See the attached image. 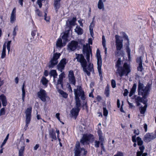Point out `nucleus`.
<instances>
[{"label": "nucleus", "instance_id": "obj_1", "mask_svg": "<svg viewBox=\"0 0 156 156\" xmlns=\"http://www.w3.org/2000/svg\"><path fill=\"white\" fill-rule=\"evenodd\" d=\"M88 42L89 44V47L87 46L83 47V53L86 54V59L89 63L87 67V61L83 55L76 54V58L77 59V61L80 63L84 72L87 74L88 76H90V72H94L93 65L92 63L89 62L90 54H91V51L89 45L92 44V39L89 38Z\"/></svg>", "mask_w": 156, "mask_h": 156}, {"label": "nucleus", "instance_id": "obj_2", "mask_svg": "<svg viewBox=\"0 0 156 156\" xmlns=\"http://www.w3.org/2000/svg\"><path fill=\"white\" fill-rule=\"evenodd\" d=\"M122 62L120 58H119L116 62L115 68H117L116 73L122 77L124 75L127 76L130 72L129 66L125 62L123 67L122 66Z\"/></svg>", "mask_w": 156, "mask_h": 156}, {"label": "nucleus", "instance_id": "obj_3", "mask_svg": "<svg viewBox=\"0 0 156 156\" xmlns=\"http://www.w3.org/2000/svg\"><path fill=\"white\" fill-rule=\"evenodd\" d=\"M150 87V85L149 84H147L145 87L144 84L139 81L138 82L137 89L138 94L141 95L144 98H146L149 94Z\"/></svg>", "mask_w": 156, "mask_h": 156}, {"label": "nucleus", "instance_id": "obj_4", "mask_svg": "<svg viewBox=\"0 0 156 156\" xmlns=\"http://www.w3.org/2000/svg\"><path fill=\"white\" fill-rule=\"evenodd\" d=\"M74 151V156H80L81 153L82 151H83V155H86L87 153V151L84 148L80 147V144L79 142H76Z\"/></svg>", "mask_w": 156, "mask_h": 156}, {"label": "nucleus", "instance_id": "obj_5", "mask_svg": "<svg viewBox=\"0 0 156 156\" xmlns=\"http://www.w3.org/2000/svg\"><path fill=\"white\" fill-rule=\"evenodd\" d=\"M26 114V123L24 129L26 130L31 119L32 108L29 107L27 108L25 111Z\"/></svg>", "mask_w": 156, "mask_h": 156}, {"label": "nucleus", "instance_id": "obj_6", "mask_svg": "<svg viewBox=\"0 0 156 156\" xmlns=\"http://www.w3.org/2000/svg\"><path fill=\"white\" fill-rule=\"evenodd\" d=\"M37 95L38 98L44 102H46L50 99L46 91L43 89H41L40 90L37 92Z\"/></svg>", "mask_w": 156, "mask_h": 156}, {"label": "nucleus", "instance_id": "obj_7", "mask_svg": "<svg viewBox=\"0 0 156 156\" xmlns=\"http://www.w3.org/2000/svg\"><path fill=\"white\" fill-rule=\"evenodd\" d=\"M96 57L97 59L98 69L100 76H102L101 67L102 66V58L100 52L98 49L96 51Z\"/></svg>", "mask_w": 156, "mask_h": 156}, {"label": "nucleus", "instance_id": "obj_8", "mask_svg": "<svg viewBox=\"0 0 156 156\" xmlns=\"http://www.w3.org/2000/svg\"><path fill=\"white\" fill-rule=\"evenodd\" d=\"M115 46L117 51H120L123 47V40L122 37L118 35H115Z\"/></svg>", "mask_w": 156, "mask_h": 156}, {"label": "nucleus", "instance_id": "obj_9", "mask_svg": "<svg viewBox=\"0 0 156 156\" xmlns=\"http://www.w3.org/2000/svg\"><path fill=\"white\" fill-rule=\"evenodd\" d=\"M61 54L60 53H56L53 54L52 58L50 61V64L49 65V68H53L58 63V59L60 57Z\"/></svg>", "mask_w": 156, "mask_h": 156}, {"label": "nucleus", "instance_id": "obj_10", "mask_svg": "<svg viewBox=\"0 0 156 156\" xmlns=\"http://www.w3.org/2000/svg\"><path fill=\"white\" fill-rule=\"evenodd\" d=\"M92 138H93V135L91 134H84L80 140V142L83 145L88 144H89L90 140Z\"/></svg>", "mask_w": 156, "mask_h": 156}, {"label": "nucleus", "instance_id": "obj_11", "mask_svg": "<svg viewBox=\"0 0 156 156\" xmlns=\"http://www.w3.org/2000/svg\"><path fill=\"white\" fill-rule=\"evenodd\" d=\"M74 91L75 97L76 96H78V98L80 97L81 99L82 100H84L85 99L84 92L80 86H77L76 89H74Z\"/></svg>", "mask_w": 156, "mask_h": 156}, {"label": "nucleus", "instance_id": "obj_12", "mask_svg": "<svg viewBox=\"0 0 156 156\" xmlns=\"http://www.w3.org/2000/svg\"><path fill=\"white\" fill-rule=\"evenodd\" d=\"M156 138L155 133H147L144 136V140L146 142H149Z\"/></svg>", "mask_w": 156, "mask_h": 156}, {"label": "nucleus", "instance_id": "obj_13", "mask_svg": "<svg viewBox=\"0 0 156 156\" xmlns=\"http://www.w3.org/2000/svg\"><path fill=\"white\" fill-rule=\"evenodd\" d=\"M68 78L69 83L75 86L76 83V80L74 72L73 70H70L69 71Z\"/></svg>", "mask_w": 156, "mask_h": 156}, {"label": "nucleus", "instance_id": "obj_14", "mask_svg": "<svg viewBox=\"0 0 156 156\" xmlns=\"http://www.w3.org/2000/svg\"><path fill=\"white\" fill-rule=\"evenodd\" d=\"M65 73L63 72L59 75V78L56 84V88H63V78L65 77Z\"/></svg>", "mask_w": 156, "mask_h": 156}, {"label": "nucleus", "instance_id": "obj_15", "mask_svg": "<svg viewBox=\"0 0 156 156\" xmlns=\"http://www.w3.org/2000/svg\"><path fill=\"white\" fill-rule=\"evenodd\" d=\"M66 63L67 62L66 58H64L62 59L57 66L58 70L61 72H62V70L64 69Z\"/></svg>", "mask_w": 156, "mask_h": 156}, {"label": "nucleus", "instance_id": "obj_16", "mask_svg": "<svg viewBox=\"0 0 156 156\" xmlns=\"http://www.w3.org/2000/svg\"><path fill=\"white\" fill-rule=\"evenodd\" d=\"M16 9L14 8L13 9L11 14L10 17V22L12 23H13L15 22L16 18Z\"/></svg>", "mask_w": 156, "mask_h": 156}, {"label": "nucleus", "instance_id": "obj_17", "mask_svg": "<svg viewBox=\"0 0 156 156\" xmlns=\"http://www.w3.org/2000/svg\"><path fill=\"white\" fill-rule=\"evenodd\" d=\"M78 43L77 41H72L68 45V48L71 51L75 50L77 46Z\"/></svg>", "mask_w": 156, "mask_h": 156}, {"label": "nucleus", "instance_id": "obj_18", "mask_svg": "<svg viewBox=\"0 0 156 156\" xmlns=\"http://www.w3.org/2000/svg\"><path fill=\"white\" fill-rule=\"evenodd\" d=\"M143 97L141 98L140 96H134V98L135 99V101L137 106H139L140 105V103L142 102L144 104H145L146 102L143 100Z\"/></svg>", "mask_w": 156, "mask_h": 156}, {"label": "nucleus", "instance_id": "obj_19", "mask_svg": "<svg viewBox=\"0 0 156 156\" xmlns=\"http://www.w3.org/2000/svg\"><path fill=\"white\" fill-rule=\"evenodd\" d=\"M61 0H54V5L55 9L57 12L61 6L60 1Z\"/></svg>", "mask_w": 156, "mask_h": 156}, {"label": "nucleus", "instance_id": "obj_20", "mask_svg": "<svg viewBox=\"0 0 156 156\" xmlns=\"http://www.w3.org/2000/svg\"><path fill=\"white\" fill-rule=\"evenodd\" d=\"M106 0H99L97 5L98 8L100 10H104L105 9L104 2H105Z\"/></svg>", "mask_w": 156, "mask_h": 156}, {"label": "nucleus", "instance_id": "obj_21", "mask_svg": "<svg viewBox=\"0 0 156 156\" xmlns=\"http://www.w3.org/2000/svg\"><path fill=\"white\" fill-rule=\"evenodd\" d=\"M80 110V109L79 108H75L72 109L70 111V112L73 116H75L76 117L78 115Z\"/></svg>", "mask_w": 156, "mask_h": 156}, {"label": "nucleus", "instance_id": "obj_22", "mask_svg": "<svg viewBox=\"0 0 156 156\" xmlns=\"http://www.w3.org/2000/svg\"><path fill=\"white\" fill-rule=\"evenodd\" d=\"M0 99L1 100L2 105L5 106L7 105V101L6 97L3 94L0 95Z\"/></svg>", "mask_w": 156, "mask_h": 156}, {"label": "nucleus", "instance_id": "obj_23", "mask_svg": "<svg viewBox=\"0 0 156 156\" xmlns=\"http://www.w3.org/2000/svg\"><path fill=\"white\" fill-rule=\"evenodd\" d=\"M136 83H134L129 92V97H131L135 93L136 91Z\"/></svg>", "mask_w": 156, "mask_h": 156}, {"label": "nucleus", "instance_id": "obj_24", "mask_svg": "<svg viewBox=\"0 0 156 156\" xmlns=\"http://www.w3.org/2000/svg\"><path fill=\"white\" fill-rule=\"evenodd\" d=\"M49 135L50 137L53 139L56 140L57 138L55 135V132L53 129L49 131Z\"/></svg>", "mask_w": 156, "mask_h": 156}, {"label": "nucleus", "instance_id": "obj_25", "mask_svg": "<svg viewBox=\"0 0 156 156\" xmlns=\"http://www.w3.org/2000/svg\"><path fill=\"white\" fill-rule=\"evenodd\" d=\"M61 88H57L58 92L64 98H66L68 97V94L62 90L60 89Z\"/></svg>", "mask_w": 156, "mask_h": 156}, {"label": "nucleus", "instance_id": "obj_26", "mask_svg": "<svg viewBox=\"0 0 156 156\" xmlns=\"http://www.w3.org/2000/svg\"><path fill=\"white\" fill-rule=\"evenodd\" d=\"M24 143H23V146H22L19 150L18 156H24Z\"/></svg>", "mask_w": 156, "mask_h": 156}, {"label": "nucleus", "instance_id": "obj_27", "mask_svg": "<svg viewBox=\"0 0 156 156\" xmlns=\"http://www.w3.org/2000/svg\"><path fill=\"white\" fill-rule=\"evenodd\" d=\"M75 31L78 35H81L83 33V30L79 26H77L75 29Z\"/></svg>", "mask_w": 156, "mask_h": 156}, {"label": "nucleus", "instance_id": "obj_28", "mask_svg": "<svg viewBox=\"0 0 156 156\" xmlns=\"http://www.w3.org/2000/svg\"><path fill=\"white\" fill-rule=\"evenodd\" d=\"M122 34L123 37L125 39H126L127 41V42H126V47H129V40L128 38V36L124 32H122Z\"/></svg>", "mask_w": 156, "mask_h": 156}, {"label": "nucleus", "instance_id": "obj_29", "mask_svg": "<svg viewBox=\"0 0 156 156\" xmlns=\"http://www.w3.org/2000/svg\"><path fill=\"white\" fill-rule=\"evenodd\" d=\"M75 99L76 101V108H79L81 106V103L80 101V100L79 98H78V96H76Z\"/></svg>", "mask_w": 156, "mask_h": 156}, {"label": "nucleus", "instance_id": "obj_30", "mask_svg": "<svg viewBox=\"0 0 156 156\" xmlns=\"http://www.w3.org/2000/svg\"><path fill=\"white\" fill-rule=\"evenodd\" d=\"M102 44L105 49V54H107V48L106 47V41L105 36L103 35L102 37Z\"/></svg>", "mask_w": 156, "mask_h": 156}, {"label": "nucleus", "instance_id": "obj_31", "mask_svg": "<svg viewBox=\"0 0 156 156\" xmlns=\"http://www.w3.org/2000/svg\"><path fill=\"white\" fill-rule=\"evenodd\" d=\"M144 104L145 105L144 107H140L139 108L140 113L142 114H144L145 113L147 107V105L146 104V103Z\"/></svg>", "mask_w": 156, "mask_h": 156}, {"label": "nucleus", "instance_id": "obj_32", "mask_svg": "<svg viewBox=\"0 0 156 156\" xmlns=\"http://www.w3.org/2000/svg\"><path fill=\"white\" fill-rule=\"evenodd\" d=\"M99 136V140H101V141H105V138L102 136L103 133L100 129H98L97 131Z\"/></svg>", "mask_w": 156, "mask_h": 156}, {"label": "nucleus", "instance_id": "obj_33", "mask_svg": "<svg viewBox=\"0 0 156 156\" xmlns=\"http://www.w3.org/2000/svg\"><path fill=\"white\" fill-rule=\"evenodd\" d=\"M6 55V47L5 44L3 45L2 47V53L1 58H4L5 57Z\"/></svg>", "mask_w": 156, "mask_h": 156}, {"label": "nucleus", "instance_id": "obj_34", "mask_svg": "<svg viewBox=\"0 0 156 156\" xmlns=\"http://www.w3.org/2000/svg\"><path fill=\"white\" fill-rule=\"evenodd\" d=\"M68 34V32L67 33L65 32L62 36V38L63 40V42H66L67 41L68 37L69 35Z\"/></svg>", "mask_w": 156, "mask_h": 156}, {"label": "nucleus", "instance_id": "obj_35", "mask_svg": "<svg viewBox=\"0 0 156 156\" xmlns=\"http://www.w3.org/2000/svg\"><path fill=\"white\" fill-rule=\"evenodd\" d=\"M41 82L46 87L47 86L48 80L45 77H43L41 80Z\"/></svg>", "mask_w": 156, "mask_h": 156}, {"label": "nucleus", "instance_id": "obj_36", "mask_svg": "<svg viewBox=\"0 0 156 156\" xmlns=\"http://www.w3.org/2000/svg\"><path fill=\"white\" fill-rule=\"evenodd\" d=\"M101 140H95L94 141V146L96 148H98L100 146V145H101Z\"/></svg>", "mask_w": 156, "mask_h": 156}, {"label": "nucleus", "instance_id": "obj_37", "mask_svg": "<svg viewBox=\"0 0 156 156\" xmlns=\"http://www.w3.org/2000/svg\"><path fill=\"white\" fill-rule=\"evenodd\" d=\"M56 45L57 47H61L62 46V41L61 38L58 39L56 43Z\"/></svg>", "mask_w": 156, "mask_h": 156}, {"label": "nucleus", "instance_id": "obj_38", "mask_svg": "<svg viewBox=\"0 0 156 156\" xmlns=\"http://www.w3.org/2000/svg\"><path fill=\"white\" fill-rule=\"evenodd\" d=\"M136 140L137 142V145L138 146H141L143 144V141L141 138L138 136L136 138Z\"/></svg>", "mask_w": 156, "mask_h": 156}, {"label": "nucleus", "instance_id": "obj_39", "mask_svg": "<svg viewBox=\"0 0 156 156\" xmlns=\"http://www.w3.org/2000/svg\"><path fill=\"white\" fill-rule=\"evenodd\" d=\"M49 75L51 76L58 75L56 71L55 70H51L49 73Z\"/></svg>", "mask_w": 156, "mask_h": 156}, {"label": "nucleus", "instance_id": "obj_40", "mask_svg": "<svg viewBox=\"0 0 156 156\" xmlns=\"http://www.w3.org/2000/svg\"><path fill=\"white\" fill-rule=\"evenodd\" d=\"M105 94L107 97H108L109 95V89L108 87L107 86L105 89Z\"/></svg>", "mask_w": 156, "mask_h": 156}, {"label": "nucleus", "instance_id": "obj_41", "mask_svg": "<svg viewBox=\"0 0 156 156\" xmlns=\"http://www.w3.org/2000/svg\"><path fill=\"white\" fill-rule=\"evenodd\" d=\"M36 14L39 17L43 16L42 13L39 9H37L35 11Z\"/></svg>", "mask_w": 156, "mask_h": 156}, {"label": "nucleus", "instance_id": "obj_42", "mask_svg": "<svg viewBox=\"0 0 156 156\" xmlns=\"http://www.w3.org/2000/svg\"><path fill=\"white\" fill-rule=\"evenodd\" d=\"M76 21V18L73 17L72 20L69 22L70 25L74 26L75 25V22Z\"/></svg>", "mask_w": 156, "mask_h": 156}, {"label": "nucleus", "instance_id": "obj_43", "mask_svg": "<svg viewBox=\"0 0 156 156\" xmlns=\"http://www.w3.org/2000/svg\"><path fill=\"white\" fill-rule=\"evenodd\" d=\"M9 136V134H8L7 135L5 138V139L4 140L3 142L2 143V145H1V148H2L3 146L5 144V143H6L7 140L8 139Z\"/></svg>", "mask_w": 156, "mask_h": 156}, {"label": "nucleus", "instance_id": "obj_44", "mask_svg": "<svg viewBox=\"0 0 156 156\" xmlns=\"http://www.w3.org/2000/svg\"><path fill=\"white\" fill-rule=\"evenodd\" d=\"M11 42V41H9L7 44L6 47H7V48L8 50V54L9 53V51H10V45Z\"/></svg>", "mask_w": 156, "mask_h": 156}, {"label": "nucleus", "instance_id": "obj_45", "mask_svg": "<svg viewBox=\"0 0 156 156\" xmlns=\"http://www.w3.org/2000/svg\"><path fill=\"white\" fill-rule=\"evenodd\" d=\"M103 115L105 116H107L108 114V111L106 109V107H103Z\"/></svg>", "mask_w": 156, "mask_h": 156}, {"label": "nucleus", "instance_id": "obj_46", "mask_svg": "<svg viewBox=\"0 0 156 156\" xmlns=\"http://www.w3.org/2000/svg\"><path fill=\"white\" fill-rule=\"evenodd\" d=\"M101 145H100L101 148V150L103 151L104 152L105 151V149L104 146V143H105V141H101Z\"/></svg>", "mask_w": 156, "mask_h": 156}, {"label": "nucleus", "instance_id": "obj_47", "mask_svg": "<svg viewBox=\"0 0 156 156\" xmlns=\"http://www.w3.org/2000/svg\"><path fill=\"white\" fill-rule=\"evenodd\" d=\"M22 100L23 101H24L25 97V89H22Z\"/></svg>", "mask_w": 156, "mask_h": 156}, {"label": "nucleus", "instance_id": "obj_48", "mask_svg": "<svg viewBox=\"0 0 156 156\" xmlns=\"http://www.w3.org/2000/svg\"><path fill=\"white\" fill-rule=\"evenodd\" d=\"M18 30V27L17 26H15L13 29V35L14 36V37L15 36L16 34V31H17Z\"/></svg>", "mask_w": 156, "mask_h": 156}, {"label": "nucleus", "instance_id": "obj_49", "mask_svg": "<svg viewBox=\"0 0 156 156\" xmlns=\"http://www.w3.org/2000/svg\"><path fill=\"white\" fill-rule=\"evenodd\" d=\"M139 64H142V58L141 57H139L137 59L136 61Z\"/></svg>", "mask_w": 156, "mask_h": 156}, {"label": "nucleus", "instance_id": "obj_50", "mask_svg": "<svg viewBox=\"0 0 156 156\" xmlns=\"http://www.w3.org/2000/svg\"><path fill=\"white\" fill-rule=\"evenodd\" d=\"M111 85L112 87L114 88L116 87V82L115 80H111Z\"/></svg>", "mask_w": 156, "mask_h": 156}, {"label": "nucleus", "instance_id": "obj_51", "mask_svg": "<svg viewBox=\"0 0 156 156\" xmlns=\"http://www.w3.org/2000/svg\"><path fill=\"white\" fill-rule=\"evenodd\" d=\"M143 69L142 64H139L137 68V69L138 71L141 72Z\"/></svg>", "mask_w": 156, "mask_h": 156}, {"label": "nucleus", "instance_id": "obj_52", "mask_svg": "<svg viewBox=\"0 0 156 156\" xmlns=\"http://www.w3.org/2000/svg\"><path fill=\"white\" fill-rule=\"evenodd\" d=\"M95 18V17H94L93 19L92 22L90 23L89 26V29H93V28L94 26V24L93 23V20Z\"/></svg>", "mask_w": 156, "mask_h": 156}, {"label": "nucleus", "instance_id": "obj_53", "mask_svg": "<svg viewBox=\"0 0 156 156\" xmlns=\"http://www.w3.org/2000/svg\"><path fill=\"white\" fill-rule=\"evenodd\" d=\"M44 19L46 21L48 22L49 21L50 17H47V14L45 12Z\"/></svg>", "mask_w": 156, "mask_h": 156}, {"label": "nucleus", "instance_id": "obj_54", "mask_svg": "<svg viewBox=\"0 0 156 156\" xmlns=\"http://www.w3.org/2000/svg\"><path fill=\"white\" fill-rule=\"evenodd\" d=\"M114 156H123V153L120 151H118L117 154Z\"/></svg>", "mask_w": 156, "mask_h": 156}, {"label": "nucleus", "instance_id": "obj_55", "mask_svg": "<svg viewBox=\"0 0 156 156\" xmlns=\"http://www.w3.org/2000/svg\"><path fill=\"white\" fill-rule=\"evenodd\" d=\"M5 110L4 108H2L0 111V115H3L5 114Z\"/></svg>", "mask_w": 156, "mask_h": 156}, {"label": "nucleus", "instance_id": "obj_56", "mask_svg": "<svg viewBox=\"0 0 156 156\" xmlns=\"http://www.w3.org/2000/svg\"><path fill=\"white\" fill-rule=\"evenodd\" d=\"M59 115L60 114L59 113H57L55 115L57 119L60 121V122H62V121H61Z\"/></svg>", "mask_w": 156, "mask_h": 156}, {"label": "nucleus", "instance_id": "obj_57", "mask_svg": "<svg viewBox=\"0 0 156 156\" xmlns=\"http://www.w3.org/2000/svg\"><path fill=\"white\" fill-rule=\"evenodd\" d=\"M128 93L129 92L128 90L127 89H125L124 90V93H123V95L124 96H126L128 95Z\"/></svg>", "mask_w": 156, "mask_h": 156}, {"label": "nucleus", "instance_id": "obj_58", "mask_svg": "<svg viewBox=\"0 0 156 156\" xmlns=\"http://www.w3.org/2000/svg\"><path fill=\"white\" fill-rule=\"evenodd\" d=\"M132 141L133 142L136 143V135H134L132 136Z\"/></svg>", "mask_w": 156, "mask_h": 156}, {"label": "nucleus", "instance_id": "obj_59", "mask_svg": "<svg viewBox=\"0 0 156 156\" xmlns=\"http://www.w3.org/2000/svg\"><path fill=\"white\" fill-rule=\"evenodd\" d=\"M37 4L39 5V7L41 8L42 6V3L41 0H38L37 1Z\"/></svg>", "mask_w": 156, "mask_h": 156}, {"label": "nucleus", "instance_id": "obj_60", "mask_svg": "<svg viewBox=\"0 0 156 156\" xmlns=\"http://www.w3.org/2000/svg\"><path fill=\"white\" fill-rule=\"evenodd\" d=\"M134 133L136 134V135H138L139 134V131L138 129L134 130Z\"/></svg>", "mask_w": 156, "mask_h": 156}, {"label": "nucleus", "instance_id": "obj_61", "mask_svg": "<svg viewBox=\"0 0 156 156\" xmlns=\"http://www.w3.org/2000/svg\"><path fill=\"white\" fill-rule=\"evenodd\" d=\"M140 147H139V149L140 150V151L142 152H143V151L144 149V147L143 146H140Z\"/></svg>", "mask_w": 156, "mask_h": 156}, {"label": "nucleus", "instance_id": "obj_62", "mask_svg": "<svg viewBox=\"0 0 156 156\" xmlns=\"http://www.w3.org/2000/svg\"><path fill=\"white\" fill-rule=\"evenodd\" d=\"M82 20H80L78 21V22L79 23L81 27H83V23H82Z\"/></svg>", "mask_w": 156, "mask_h": 156}, {"label": "nucleus", "instance_id": "obj_63", "mask_svg": "<svg viewBox=\"0 0 156 156\" xmlns=\"http://www.w3.org/2000/svg\"><path fill=\"white\" fill-rule=\"evenodd\" d=\"M143 152L141 151H137L136 153V156H141Z\"/></svg>", "mask_w": 156, "mask_h": 156}, {"label": "nucleus", "instance_id": "obj_64", "mask_svg": "<svg viewBox=\"0 0 156 156\" xmlns=\"http://www.w3.org/2000/svg\"><path fill=\"white\" fill-rule=\"evenodd\" d=\"M23 0H19L18 2L21 5V6L22 7L23 5Z\"/></svg>", "mask_w": 156, "mask_h": 156}]
</instances>
